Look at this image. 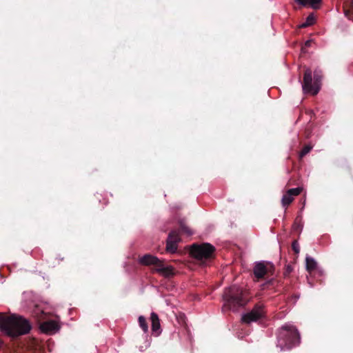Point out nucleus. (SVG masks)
Listing matches in <instances>:
<instances>
[{
	"label": "nucleus",
	"instance_id": "25",
	"mask_svg": "<svg viewBox=\"0 0 353 353\" xmlns=\"http://www.w3.org/2000/svg\"><path fill=\"white\" fill-rule=\"evenodd\" d=\"M274 280L273 279H270L268 281V284H272L273 283Z\"/></svg>",
	"mask_w": 353,
	"mask_h": 353
},
{
	"label": "nucleus",
	"instance_id": "11",
	"mask_svg": "<svg viewBox=\"0 0 353 353\" xmlns=\"http://www.w3.org/2000/svg\"><path fill=\"white\" fill-rule=\"evenodd\" d=\"M150 321L152 323V331L157 335H159L161 330L160 320L157 313L152 312L150 315Z\"/></svg>",
	"mask_w": 353,
	"mask_h": 353
},
{
	"label": "nucleus",
	"instance_id": "6",
	"mask_svg": "<svg viewBox=\"0 0 353 353\" xmlns=\"http://www.w3.org/2000/svg\"><path fill=\"white\" fill-rule=\"evenodd\" d=\"M275 270L274 265L267 261L256 262L253 267V274L257 281L267 279L274 274Z\"/></svg>",
	"mask_w": 353,
	"mask_h": 353
},
{
	"label": "nucleus",
	"instance_id": "16",
	"mask_svg": "<svg viewBox=\"0 0 353 353\" xmlns=\"http://www.w3.org/2000/svg\"><path fill=\"white\" fill-rule=\"evenodd\" d=\"M294 201V198L289 194V193L286 192L282 198L281 203L282 205L284 208H288V206Z\"/></svg>",
	"mask_w": 353,
	"mask_h": 353
},
{
	"label": "nucleus",
	"instance_id": "1",
	"mask_svg": "<svg viewBox=\"0 0 353 353\" xmlns=\"http://www.w3.org/2000/svg\"><path fill=\"white\" fill-rule=\"evenodd\" d=\"M31 327L30 322L20 316H0V328L12 337L26 334Z\"/></svg>",
	"mask_w": 353,
	"mask_h": 353
},
{
	"label": "nucleus",
	"instance_id": "24",
	"mask_svg": "<svg viewBox=\"0 0 353 353\" xmlns=\"http://www.w3.org/2000/svg\"><path fill=\"white\" fill-rule=\"evenodd\" d=\"M292 179H290V180L288 181V182L287 185H289V186H290V185H293V183H292Z\"/></svg>",
	"mask_w": 353,
	"mask_h": 353
},
{
	"label": "nucleus",
	"instance_id": "20",
	"mask_svg": "<svg viewBox=\"0 0 353 353\" xmlns=\"http://www.w3.org/2000/svg\"><path fill=\"white\" fill-rule=\"evenodd\" d=\"M315 17L313 14H310L307 16L306 21L302 24V27L305 28L312 25L314 23Z\"/></svg>",
	"mask_w": 353,
	"mask_h": 353
},
{
	"label": "nucleus",
	"instance_id": "22",
	"mask_svg": "<svg viewBox=\"0 0 353 353\" xmlns=\"http://www.w3.org/2000/svg\"><path fill=\"white\" fill-rule=\"evenodd\" d=\"M292 248L293 250V251L296 253V254H299V243L297 242V241H294L292 243Z\"/></svg>",
	"mask_w": 353,
	"mask_h": 353
},
{
	"label": "nucleus",
	"instance_id": "17",
	"mask_svg": "<svg viewBox=\"0 0 353 353\" xmlns=\"http://www.w3.org/2000/svg\"><path fill=\"white\" fill-rule=\"evenodd\" d=\"M179 225L180 232L186 234L188 235H191L192 234L191 230L185 225L183 221H180L179 222Z\"/></svg>",
	"mask_w": 353,
	"mask_h": 353
},
{
	"label": "nucleus",
	"instance_id": "14",
	"mask_svg": "<svg viewBox=\"0 0 353 353\" xmlns=\"http://www.w3.org/2000/svg\"><path fill=\"white\" fill-rule=\"evenodd\" d=\"M160 274L166 278L173 276L175 274L174 268L171 265H165L163 268L161 270Z\"/></svg>",
	"mask_w": 353,
	"mask_h": 353
},
{
	"label": "nucleus",
	"instance_id": "18",
	"mask_svg": "<svg viewBox=\"0 0 353 353\" xmlns=\"http://www.w3.org/2000/svg\"><path fill=\"white\" fill-rule=\"evenodd\" d=\"M138 321L141 328L145 333H146L148 331V325L145 318L143 316H140L139 317Z\"/></svg>",
	"mask_w": 353,
	"mask_h": 353
},
{
	"label": "nucleus",
	"instance_id": "9",
	"mask_svg": "<svg viewBox=\"0 0 353 353\" xmlns=\"http://www.w3.org/2000/svg\"><path fill=\"white\" fill-rule=\"evenodd\" d=\"M181 241L179 232L172 230L168 236L166 241V250L170 253L176 252L177 250V243Z\"/></svg>",
	"mask_w": 353,
	"mask_h": 353
},
{
	"label": "nucleus",
	"instance_id": "26",
	"mask_svg": "<svg viewBox=\"0 0 353 353\" xmlns=\"http://www.w3.org/2000/svg\"><path fill=\"white\" fill-rule=\"evenodd\" d=\"M288 272H290L291 271V268L288 266L287 269Z\"/></svg>",
	"mask_w": 353,
	"mask_h": 353
},
{
	"label": "nucleus",
	"instance_id": "23",
	"mask_svg": "<svg viewBox=\"0 0 353 353\" xmlns=\"http://www.w3.org/2000/svg\"><path fill=\"white\" fill-rule=\"evenodd\" d=\"M311 42H312V41H310V40L307 41L305 42V46H307V47H308V46H310Z\"/></svg>",
	"mask_w": 353,
	"mask_h": 353
},
{
	"label": "nucleus",
	"instance_id": "7",
	"mask_svg": "<svg viewBox=\"0 0 353 353\" xmlns=\"http://www.w3.org/2000/svg\"><path fill=\"white\" fill-rule=\"evenodd\" d=\"M265 316V306L261 303L254 305L251 311L242 316L241 321L245 324H250L252 322L263 319Z\"/></svg>",
	"mask_w": 353,
	"mask_h": 353
},
{
	"label": "nucleus",
	"instance_id": "19",
	"mask_svg": "<svg viewBox=\"0 0 353 353\" xmlns=\"http://www.w3.org/2000/svg\"><path fill=\"white\" fill-rule=\"evenodd\" d=\"M312 149V145H304L299 153V159H302L304 156H305L307 154H308L311 151Z\"/></svg>",
	"mask_w": 353,
	"mask_h": 353
},
{
	"label": "nucleus",
	"instance_id": "21",
	"mask_svg": "<svg viewBox=\"0 0 353 353\" xmlns=\"http://www.w3.org/2000/svg\"><path fill=\"white\" fill-rule=\"evenodd\" d=\"M303 188L301 187H298L296 188H292L289 189L287 192L289 193L290 195H291L293 198L294 196H297L301 194L302 192Z\"/></svg>",
	"mask_w": 353,
	"mask_h": 353
},
{
	"label": "nucleus",
	"instance_id": "4",
	"mask_svg": "<svg viewBox=\"0 0 353 353\" xmlns=\"http://www.w3.org/2000/svg\"><path fill=\"white\" fill-rule=\"evenodd\" d=\"M215 248L208 243L191 245L190 254L201 265H207L215 256Z\"/></svg>",
	"mask_w": 353,
	"mask_h": 353
},
{
	"label": "nucleus",
	"instance_id": "5",
	"mask_svg": "<svg viewBox=\"0 0 353 353\" xmlns=\"http://www.w3.org/2000/svg\"><path fill=\"white\" fill-rule=\"evenodd\" d=\"M322 75L320 71L315 70L314 72V82L312 83V72L311 69H305L303 74L302 88L304 93H310L316 95L320 90V81Z\"/></svg>",
	"mask_w": 353,
	"mask_h": 353
},
{
	"label": "nucleus",
	"instance_id": "10",
	"mask_svg": "<svg viewBox=\"0 0 353 353\" xmlns=\"http://www.w3.org/2000/svg\"><path fill=\"white\" fill-rule=\"evenodd\" d=\"M59 328L60 326L54 320L44 321L40 325V329L43 332L50 334L56 332Z\"/></svg>",
	"mask_w": 353,
	"mask_h": 353
},
{
	"label": "nucleus",
	"instance_id": "2",
	"mask_svg": "<svg viewBox=\"0 0 353 353\" xmlns=\"http://www.w3.org/2000/svg\"><path fill=\"white\" fill-rule=\"evenodd\" d=\"M223 299L224 300V304L222 307L223 312L230 310H236L248 303V292L242 288L232 285L225 290Z\"/></svg>",
	"mask_w": 353,
	"mask_h": 353
},
{
	"label": "nucleus",
	"instance_id": "15",
	"mask_svg": "<svg viewBox=\"0 0 353 353\" xmlns=\"http://www.w3.org/2000/svg\"><path fill=\"white\" fill-rule=\"evenodd\" d=\"M306 270L310 273H312L317 268V263L315 260L310 256L306 257Z\"/></svg>",
	"mask_w": 353,
	"mask_h": 353
},
{
	"label": "nucleus",
	"instance_id": "3",
	"mask_svg": "<svg viewBox=\"0 0 353 353\" xmlns=\"http://www.w3.org/2000/svg\"><path fill=\"white\" fill-rule=\"evenodd\" d=\"M300 343V335L293 325H285L281 327L277 336V346L281 350H290Z\"/></svg>",
	"mask_w": 353,
	"mask_h": 353
},
{
	"label": "nucleus",
	"instance_id": "13",
	"mask_svg": "<svg viewBox=\"0 0 353 353\" xmlns=\"http://www.w3.org/2000/svg\"><path fill=\"white\" fill-rule=\"evenodd\" d=\"M343 10L345 16L353 20V0H345L343 3Z\"/></svg>",
	"mask_w": 353,
	"mask_h": 353
},
{
	"label": "nucleus",
	"instance_id": "8",
	"mask_svg": "<svg viewBox=\"0 0 353 353\" xmlns=\"http://www.w3.org/2000/svg\"><path fill=\"white\" fill-rule=\"evenodd\" d=\"M139 263L143 265H154L153 271L161 273V270L165 266L164 261L157 256L147 254L139 259Z\"/></svg>",
	"mask_w": 353,
	"mask_h": 353
},
{
	"label": "nucleus",
	"instance_id": "12",
	"mask_svg": "<svg viewBox=\"0 0 353 353\" xmlns=\"http://www.w3.org/2000/svg\"><path fill=\"white\" fill-rule=\"evenodd\" d=\"M295 1L301 6H310L315 10L319 9L322 3V0H295Z\"/></svg>",
	"mask_w": 353,
	"mask_h": 353
}]
</instances>
